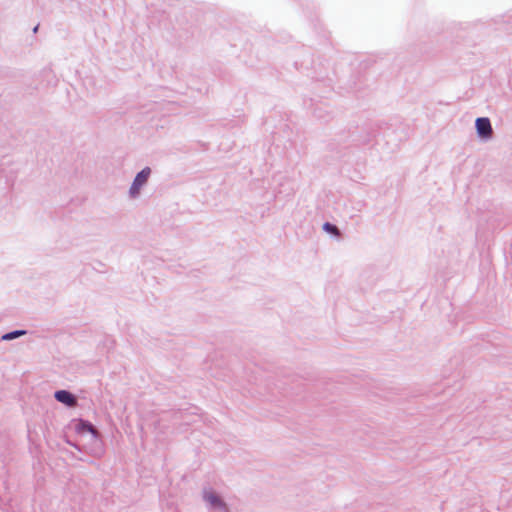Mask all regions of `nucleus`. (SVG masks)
<instances>
[{"mask_svg":"<svg viewBox=\"0 0 512 512\" xmlns=\"http://www.w3.org/2000/svg\"><path fill=\"white\" fill-rule=\"evenodd\" d=\"M323 230L336 239H340L342 236L340 229L335 224L330 222H325L323 224Z\"/></svg>","mask_w":512,"mask_h":512,"instance_id":"423d86ee","label":"nucleus"},{"mask_svg":"<svg viewBox=\"0 0 512 512\" xmlns=\"http://www.w3.org/2000/svg\"><path fill=\"white\" fill-rule=\"evenodd\" d=\"M54 398L58 402L66 405L68 407H74L77 404L76 396L68 390L61 389V390L55 391Z\"/></svg>","mask_w":512,"mask_h":512,"instance_id":"20e7f679","label":"nucleus"},{"mask_svg":"<svg viewBox=\"0 0 512 512\" xmlns=\"http://www.w3.org/2000/svg\"><path fill=\"white\" fill-rule=\"evenodd\" d=\"M75 430L78 434L89 433V434H91L92 438H94V439L99 438V433H98L97 429L94 427V425L91 422H89L87 420L80 419L75 425Z\"/></svg>","mask_w":512,"mask_h":512,"instance_id":"39448f33","label":"nucleus"},{"mask_svg":"<svg viewBox=\"0 0 512 512\" xmlns=\"http://www.w3.org/2000/svg\"><path fill=\"white\" fill-rule=\"evenodd\" d=\"M38 30V25L34 27L33 32L36 33Z\"/></svg>","mask_w":512,"mask_h":512,"instance_id":"6e6552de","label":"nucleus"},{"mask_svg":"<svg viewBox=\"0 0 512 512\" xmlns=\"http://www.w3.org/2000/svg\"><path fill=\"white\" fill-rule=\"evenodd\" d=\"M27 334V330L19 329L7 332L1 336V341H11Z\"/></svg>","mask_w":512,"mask_h":512,"instance_id":"0eeeda50","label":"nucleus"},{"mask_svg":"<svg viewBox=\"0 0 512 512\" xmlns=\"http://www.w3.org/2000/svg\"><path fill=\"white\" fill-rule=\"evenodd\" d=\"M475 128L479 138H481L482 140L491 139L493 129L489 118L478 117L475 121Z\"/></svg>","mask_w":512,"mask_h":512,"instance_id":"7ed1b4c3","label":"nucleus"},{"mask_svg":"<svg viewBox=\"0 0 512 512\" xmlns=\"http://www.w3.org/2000/svg\"><path fill=\"white\" fill-rule=\"evenodd\" d=\"M150 175V167H144L141 171H139L136 174L129 189V195L131 198H136L139 196L142 187H144L147 184Z\"/></svg>","mask_w":512,"mask_h":512,"instance_id":"f257e3e1","label":"nucleus"},{"mask_svg":"<svg viewBox=\"0 0 512 512\" xmlns=\"http://www.w3.org/2000/svg\"><path fill=\"white\" fill-rule=\"evenodd\" d=\"M203 500L209 505L211 509L227 512V504L220 495L212 489L203 490Z\"/></svg>","mask_w":512,"mask_h":512,"instance_id":"f03ea898","label":"nucleus"}]
</instances>
